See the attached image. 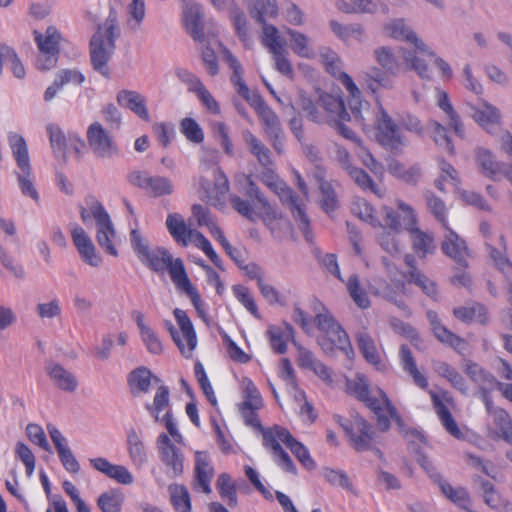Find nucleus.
<instances>
[{
	"label": "nucleus",
	"instance_id": "aec40b11",
	"mask_svg": "<svg viewBox=\"0 0 512 512\" xmlns=\"http://www.w3.org/2000/svg\"><path fill=\"white\" fill-rule=\"evenodd\" d=\"M34 39L39 49L37 67L41 70H47L53 67L58 59L59 44L61 35L54 27H48L45 34L34 31Z\"/></svg>",
	"mask_w": 512,
	"mask_h": 512
},
{
	"label": "nucleus",
	"instance_id": "603ef678",
	"mask_svg": "<svg viewBox=\"0 0 512 512\" xmlns=\"http://www.w3.org/2000/svg\"><path fill=\"white\" fill-rule=\"evenodd\" d=\"M245 141L251 154L256 157L259 164L266 169H270L273 166V160L269 148L250 132L245 135Z\"/></svg>",
	"mask_w": 512,
	"mask_h": 512
},
{
	"label": "nucleus",
	"instance_id": "4468645a",
	"mask_svg": "<svg viewBox=\"0 0 512 512\" xmlns=\"http://www.w3.org/2000/svg\"><path fill=\"white\" fill-rule=\"evenodd\" d=\"M273 182L269 186L279 196L283 205H286L297 222L299 229L302 231L305 239L308 242L312 241L313 234L310 229V220L305 212V204L302 199L295 194V192L287 186V184L280 180L278 177L272 176Z\"/></svg>",
	"mask_w": 512,
	"mask_h": 512
},
{
	"label": "nucleus",
	"instance_id": "f257e3e1",
	"mask_svg": "<svg viewBox=\"0 0 512 512\" xmlns=\"http://www.w3.org/2000/svg\"><path fill=\"white\" fill-rule=\"evenodd\" d=\"M322 58L326 70L337 78L347 90L349 107L356 121L361 124L363 131L367 134L373 132L378 143L384 148L400 151L406 144L401 129L388 115L377 96L380 88H392V81L378 68H373L371 72L360 75L362 87L376 96L377 111L373 112L368 103L362 100V93L352 77L340 70V59L337 55L329 50L322 54Z\"/></svg>",
	"mask_w": 512,
	"mask_h": 512
},
{
	"label": "nucleus",
	"instance_id": "412c9836",
	"mask_svg": "<svg viewBox=\"0 0 512 512\" xmlns=\"http://www.w3.org/2000/svg\"><path fill=\"white\" fill-rule=\"evenodd\" d=\"M86 138L89 148L98 158H112L119 153L113 136L99 122L88 126Z\"/></svg>",
	"mask_w": 512,
	"mask_h": 512
},
{
	"label": "nucleus",
	"instance_id": "58836bf2",
	"mask_svg": "<svg viewBox=\"0 0 512 512\" xmlns=\"http://www.w3.org/2000/svg\"><path fill=\"white\" fill-rule=\"evenodd\" d=\"M400 364L413 380L414 384L422 390H427L429 383L427 378L419 371L411 349L407 345L400 347Z\"/></svg>",
	"mask_w": 512,
	"mask_h": 512
},
{
	"label": "nucleus",
	"instance_id": "423d86ee",
	"mask_svg": "<svg viewBox=\"0 0 512 512\" xmlns=\"http://www.w3.org/2000/svg\"><path fill=\"white\" fill-rule=\"evenodd\" d=\"M119 36L117 13L111 8L104 26H99L90 41V57L93 68L103 76H109L107 63L114 52L115 40Z\"/></svg>",
	"mask_w": 512,
	"mask_h": 512
},
{
	"label": "nucleus",
	"instance_id": "39448f33",
	"mask_svg": "<svg viewBox=\"0 0 512 512\" xmlns=\"http://www.w3.org/2000/svg\"><path fill=\"white\" fill-rule=\"evenodd\" d=\"M298 106L307 117L316 123L328 122L332 125L341 120H350L343 99L329 93H321L314 101L304 92L299 93Z\"/></svg>",
	"mask_w": 512,
	"mask_h": 512
},
{
	"label": "nucleus",
	"instance_id": "4be33fe9",
	"mask_svg": "<svg viewBox=\"0 0 512 512\" xmlns=\"http://www.w3.org/2000/svg\"><path fill=\"white\" fill-rule=\"evenodd\" d=\"M159 457L167 468L170 477L182 475L184 471V456L179 448L171 441L170 437L161 433L157 438Z\"/></svg>",
	"mask_w": 512,
	"mask_h": 512
},
{
	"label": "nucleus",
	"instance_id": "69168bd1",
	"mask_svg": "<svg viewBox=\"0 0 512 512\" xmlns=\"http://www.w3.org/2000/svg\"><path fill=\"white\" fill-rule=\"evenodd\" d=\"M355 153L360 158L362 163L376 176L382 177L384 175V168L379 163L371 152L363 145L360 139L356 140Z\"/></svg>",
	"mask_w": 512,
	"mask_h": 512
},
{
	"label": "nucleus",
	"instance_id": "37998d69",
	"mask_svg": "<svg viewBox=\"0 0 512 512\" xmlns=\"http://www.w3.org/2000/svg\"><path fill=\"white\" fill-rule=\"evenodd\" d=\"M127 452L131 463L136 468L139 469L146 464L148 460L146 447L135 429H130L127 433Z\"/></svg>",
	"mask_w": 512,
	"mask_h": 512
},
{
	"label": "nucleus",
	"instance_id": "0eeeda50",
	"mask_svg": "<svg viewBox=\"0 0 512 512\" xmlns=\"http://www.w3.org/2000/svg\"><path fill=\"white\" fill-rule=\"evenodd\" d=\"M152 381L155 383H162L161 379L154 376L152 372L144 367H138L132 370L128 377L127 383L132 395L137 396L142 393H147L150 390ZM170 404V391L169 388L160 384L155 392L153 403L145 405L146 410L151 414L156 422L160 421V413L169 407Z\"/></svg>",
	"mask_w": 512,
	"mask_h": 512
},
{
	"label": "nucleus",
	"instance_id": "4d7b16f0",
	"mask_svg": "<svg viewBox=\"0 0 512 512\" xmlns=\"http://www.w3.org/2000/svg\"><path fill=\"white\" fill-rule=\"evenodd\" d=\"M437 97H438V106L446 113L448 120H449V125L452 127V129L454 130L456 135L463 137L464 136L463 124L460 120L459 115L454 110V108L450 102L448 94L445 91H438Z\"/></svg>",
	"mask_w": 512,
	"mask_h": 512
},
{
	"label": "nucleus",
	"instance_id": "bf43d9fd",
	"mask_svg": "<svg viewBox=\"0 0 512 512\" xmlns=\"http://www.w3.org/2000/svg\"><path fill=\"white\" fill-rule=\"evenodd\" d=\"M168 489L173 508L178 512H190L191 500L188 489L180 484H171Z\"/></svg>",
	"mask_w": 512,
	"mask_h": 512
},
{
	"label": "nucleus",
	"instance_id": "13d9d810",
	"mask_svg": "<svg viewBox=\"0 0 512 512\" xmlns=\"http://www.w3.org/2000/svg\"><path fill=\"white\" fill-rule=\"evenodd\" d=\"M438 485L442 491V493L453 503L458 505L459 507L468 510L471 505V500L466 489L462 487L454 488L448 482L443 479L438 482Z\"/></svg>",
	"mask_w": 512,
	"mask_h": 512
},
{
	"label": "nucleus",
	"instance_id": "6ab92c4d",
	"mask_svg": "<svg viewBox=\"0 0 512 512\" xmlns=\"http://www.w3.org/2000/svg\"><path fill=\"white\" fill-rule=\"evenodd\" d=\"M128 182L143 190L151 197L171 195L174 191L172 181L164 176L150 175L146 171L135 170L128 174Z\"/></svg>",
	"mask_w": 512,
	"mask_h": 512
},
{
	"label": "nucleus",
	"instance_id": "c03bdc74",
	"mask_svg": "<svg viewBox=\"0 0 512 512\" xmlns=\"http://www.w3.org/2000/svg\"><path fill=\"white\" fill-rule=\"evenodd\" d=\"M453 315L458 320L470 324L473 322L486 325L489 321L488 313L484 305L474 303L471 306H460L453 309Z\"/></svg>",
	"mask_w": 512,
	"mask_h": 512
},
{
	"label": "nucleus",
	"instance_id": "20e7f679",
	"mask_svg": "<svg viewBox=\"0 0 512 512\" xmlns=\"http://www.w3.org/2000/svg\"><path fill=\"white\" fill-rule=\"evenodd\" d=\"M281 443L292 452L303 467L308 470H313L316 467L308 448L296 440L287 428L274 425L263 430V445L271 452L277 465L284 471L295 474L296 466L289 454L282 448Z\"/></svg>",
	"mask_w": 512,
	"mask_h": 512
},
{
	"label": "nucleus",
	"instance_id": "864d4df0",
	"mask_svg": "<svg viewBox=\"0 0 512 512\" xmlns=\"http://www.w3.org/2000/svg\"><path fill=\"white\" fill-rule=\"evenodd\" d=\"M435 372L445 378L455 389L461 393H467L468 387L464 377L458 372V370L451 366L447 362H438L435 366Z\"/></svg>",
	"mask_w": 512,
	"mask_h": 512
},
{
	"label": "nucleus",
	"instance_id": "9b49d317",
	"mask_svg": "<svg viewBox=\"0 0 512 512\" xmlns=\"http://www.w3.org/2000/svg\"><path fill=\"white\" fill-rule=\"evenodd\" d=\"M317 328L323 333L319 338V344L326 352L338 349L343 351L348 358H352L354 351L346 331L328 312L319 313L315 317Z\"/></svg>",
	"mask_w": 512,
	"mask_h": 512
},
{
	"label": "nucleus",
	"instance_id": "774afa93",
	"mask_svg": "<svg viewBox=\"0 0 512 512\" xmlns=\"http://www.w3.org/2000/svg\"><path fill=\"white\" fill-rule=\"evenodd\" d=\"M122 502V495L116 490H110L99 496L97 505L102 512H120Z\"/></svg>",
	"mask_w": 512,
	"mask_h": 512
},
{
	"label": "nucleus",
	"instance_id": "9d476101",
	"mask_svg": "<svg viewBox=\"0 0 512 512\" xmlns=\"http://www.w3.org/2000/svg\"><path fill=\"white\" fill-rule=\"evenodd\" d=\"M166 226L178 245L187 247L190 243H193L204 252L216 267L222 269L221 258L213 249L210 241L201 232L190 229L182 215L178 213L169 214L166 219Z\"/></svg>",
	"mask_w": 512,
	"mask_h": 512
},
{
	"label": "nucleus",
	"instance_id": "473e14b6",
	"mask_svg": "<svg viewBox=\"0 0 512 512\" xmlns=\"http://www.w3.org/2000/svg\"><path fill=\"white\" fill-rule=\"evenodd\" d=\"M131 318L136 323L139 334L146 349L154 355H159L163 351V345L157 333L148 325L145 315L140 310H133Z\"/></svg>",
	"mask_w": 512,
	"mask_h": 512
},
{
	"label": "nucleus",
	"instance_id": "c9c22d12",
	"mask_svg": "<svg viewBox=\"0 0 512 512\" xmlns=\"http://www.w3.org/2000/svg\"><path fill=\"white\" fill-rule=\"evenodd\" d=\"M117 102L120 106L131 110L141 120L145 122L150 121L146 98L139 92L133 90H121L117 94Z\"/></svg>",
	"mask_w": 512,
	"mask_h": 512
},
{
	"label": "nucleus",
	"instance_id": "72a5a7b5",
	"mask_svg": "<svg viewBox=\"0 0 512 512\" xmlns=\"http://www.w3.org/2000/svg\"><path fill=\"white\" fill-rule=\"evenodd\" d=\"M385 33L397 40L406 41L414 46V53L426 52L427 45L417 37L416 33L406 26L403 19H396L387 24Z\"/></svg>",
	"mask_w": 512,
	"mask_h": 512
},
{
	"label": "nucleus",
	"instance_id": "09e8293b",
	"mask_svg": "<svg viewBox=\"0 0 512 512\" xmlns=\"http://www.w3.org/2000/svg\"><path fill=\"white\" fill-rule=\"evenodd\" d=\"M47 374L55 385L64 391L73 392L77 387L76 378L59 364H50L47 366Z\"/></svg>",
	"mask_w": 512,
	"mask_h": 512
},
{
	"label": "nucleus",
	"instance_id": "f704fd0d",
	"mask_svg": "<svg viewBox=\"0 0 512 512\" xmlns=\"http://www.w3.org/2000/svg\"><path fill=\"white\" fill-rule=\"evenodd\" d=\"M249 185L248 195L254 196V206L256 211V221L261 219L265 225L269 226L278 218L276 210L263 197L257 185L252 181L250 176H246Z\"/></svg>",
	"mask_w": 512,
	"mask_h": 512
},
{
	"label": "nucleus",
	"instance_id": "bb28decb",
	"mask_svg": "<svg viewBox=\"0 0 512 512\" xmlns=\"http://www.w3.org/2000/svg\"><path fill=\"white\" fill-rule=\"evenodd\" d=\"M445 237L441 242L442 252L453 259L457 264L468 267L467 259L470 257V251L466 241L462 239L453 229L448 226Z\"/></svg>",
	"mask_w": 512,
	"mask_h": 512
},
{
	"label": "nucleus",
	"instance_id": "8fccbe9b",
	"mask_svg": "<svg viewBox=\"0 0 512 512\" xmlns=\"http://www.w3.org/2000/svg\"><path fill=\"white\" fill-rule=\"evenodd\" d=\"M286 34L290 38V47L296 55L307 59L314 57V49L308 36L290 28L286 29Z\"/></svg>",
	"mask_w": 512,
	"mask_h": 512
},
{
	"label": "nucleus",
	"instance_id": "3c124183",
	"mask_svg": "<svg viewBox=\"0 0 512 512\" xmlns=\"http://www.w3.org/2000/svg\"><path fill=\"white\" fill-rule=\"evenodd\" d=\"M476 162L481 172L490 179H494L501 171V164L486 148L481 147L476 150Z\"/></svg>",
	"mask_w": 512,
	"mask_h": 512
},
{
	"label": "nucleus",
	"instance_id": "b1692460",
	"mask_svg": "<svg viewBox=\"0 0 512 512\" xmlns=\"http://www.w3.org/2000/svg\"><path fill=\"white\" fill-rule=\"evenodd\" d=\"M426 317L430 323L434 337L440 343L452 348L458 353H462V351L467 348V341L443 325L437 312L428 310L426 312Z\"/></svg>",
	"mask_w": 512,
	"mask_h": 512
},
{
	"label": "nucleus",
	"instance_id": "e433bc0d",
	"mask_svg": "<svg viewBox=\"0 0 512 512\" xmlns=\"http://www.w3.org/2000/svg\"><path fill=\"white\" fill-rule=\"evenodd\" d=\"M474 120L488 133L495 134L501 130V116L499 110L488 103H483L474 110Z\"/></svg>",
	"mask_w": 512,
	"mask_h": 512
},
{
	"label": "nucleus",
	"instance_id": "dca6fc26",
	"mask_svg": "<svg viewBox=\"0 0 512 512\" xmlns=\"http://www.w3.org/2000/svg\"><path fill=\"white\" fill-rule=\"evenodd\" d=\"M261 41L272 55L275 69L282 75L293 78L294 69L288 58L286 41L280 36L278 29L274 25H265Z\"/></svg>",
	"mask_w": 512,
	"mask_h": 512
},
{
	"label": "nucleus",
	"instance_id": "338daca9",
	"mask_svg": "<svg viewBox=\"0 0 512 512\" xmlns=\"http://www.w3.org/2000/svg\"><path fill=\"white\" fill-rule=\"evenodd\" d=\"M355 153L360 158L362 163L376 176L382 177L384 175V168L379 163L371 152L363 145L360 139L356 140Z\"/></svg>",
	"mask_w": 512,
	"mask_h": 512
},
{
	"label": "nucleus",
	"instance_id": "5fc2aeb1",
	"mask_svg": "<svg viewBox=\"0 0 512 512\" xmlns=\"http://www.w3.org/2000/svg\"><path fill=\"white\" fill-rule=\"evenodd\" d=\"M347 172L355 183L364 191H369L379 198L384 196V191L372 180L363 169L348 165Z\"/></svg>",
	"mask_w": 512,
	"mask_h": 512
},
{
	"label": "nucleus",
	"instance_id": "a19ab883",
	"mask_svg": "<svg viewBox=\"0 0 512 512\" xmlns=\"http://www.w3.org/2000/svg\"><path fill=\"white\" fill-rule=\"evenodd\" d=\"M222 52L226 63L233 72L230 78L231 83L241 97L249 100L250 90L243 79V68L240 62L229 49L223 48Z\"/></svg>",
	"mask_w": 512,
	"mask_h": 512
},
{
	"label": "nucleus",
	"instance_id": "a878e982",
	"mask_svg": "<svg viewBox=\"0 0 512 512\" xmlns=\"http://www.w3.org/2000/svg\"><path fill=\"white\" fill-rule=\"evenodd\" d=\"M214 476V468L207 452L198 451L195 454L194 480L192 488L197 492L210 494L211 481Z\"/></svg>",
	"mask_w": 512,
	"mask_h": 512
},
{
	"label": "nucleus",
	"instance_id": "de8ad7c7",
	"mask_svg": "<svg viewBox=\"0 0 512 512\" xmlns=\"http://www.w3.org/2000/svg\"><path fill=\"white\" fill-rule=\"evenodd\" d=\"M178 290L184 292L189 298L190 301L195 308L198 317L205 323H210V317L206 309V305L201 299V295L199 294L196 287L193 286L191 283L189 277L185 279L183 282L179 284V286L176 287Z\"/></svg>",
	"mask_w": 512,
	"mask_h": 512
},
{
	"label": "nucleus",
	"instance_id": "5701e85b",
	"mask_svg": "<svg viewBox=\"0 0 512 512\" xmlns=\"http://www.w3.org/2000/svg\"><path fill=\"white\" fill-rule=\"evenodd\" d=\"M428 392L435 412L445 430L453 437L461 439L463 437V433L445 404H452L453 398L445 390H441L438 393L433 390H429Z\"/></svg>",
	"mask_w": 512,
	"mask_h": 512
},
{
	"label": "nucleus",
	"instance_id": "a211bd4d",
	"mask_svg": "<svg viewBox=\"0 0 512 512\" xmlns=\"http://www.w3.org/2000/svg\"><path fill=\"white\" fill-rule=\"evenodd\" d=\"M174 318L180 328L177 331L173 326L169 328L174 343L185 358H191L197 346V335L194 326L186 311L175 308Z\"/></svg>",
	"mask_w": 512,
	"mask_h": 512
},
{
	"label": "nucleus",
	"instance_id": "49530a36",
	"mask_svg": "<svg viewBox=\"0 0 512 512\" xmlns=\"http://www.w3.org/2000/svg\"><path fill=\"white\" fill-rule=\"evenodd\" d=\"M216 489L221 499L226 502L229 507L234 508L238 505L237 485L228 473L218 475Z\"/></svg>",
	"mask_w": 512,
	"mask_h": 512
},
{
	"label": "nucleus",
	"instance_id": "7ed1b4c3",
	"mask_svg": "<svg viewBox=\"0 0 512 512\" xmlns=\"http://www.w3.org/2000/svg\"><path fill=\"white\" fill-rule=\"evenodd\" d=\"M130 242L139 261L155 273L168 272L175 287L187 279L188 274L182 259L173 258L165 247L151 248L138 229L131 230Z\"/></svg>",
	"mask_w": 512,
	"mask_h": 512
},
{
	"label": "nucleus",
	"instance_id": "0e129e2a",
	"mask_svg": "<svg viewBox=\"0 0 512 512\" xmlns=\"http://www.w3.org/2000/svg\"><path fill=\"white\" fill-rule=\"evenodd\" d=\"M180 132L191 143L200 144L204 141V132L198 122L191 118L185 117L179 124Z\"/></svg>",
	"mask_w": 512,
	"mask_h": 512
},
{
	"label": "nucleus",
	"instance_id": "ddd939ff",
	"mask_svg": "<svg viewBox=\"0 0 512 512\" xmlns=\"http://www.w3.org/2000/svg\"><path fill=\"white\" fill-rule=\"evenodd\" d=\"M395 204L402 213L403 226L410 234L415 254L420 258L433 254L436 250L434 236L416 227L418 221L413 207L401 199H397Z\"/></svg>",
	"mask_w": 512,
	"mask_h": 512
},
{
	"label": "nucleus",
	"instance_id": "7c9ffc66",
	"mask_svg": "<svg viewBox=\"0 0 512 512\" xmlns=\"http://www.w3.org/2000/svg\"><path fill=\"white\" fill-rule=\"evenodd\" d=\"M89 462L95 470L119 484L130 485L134 482L132 473L123 465L113 464L103 457L91 458Z\"/></svg>",
	"mask_w": 512,
	"mask_h": 512
},
{
	"label": "nucleus",
	"instance_id": "c85d7f7f",
	"mask_svg": "<svg viewBox=\"0 0 512 512\" xmlns=\"http://www.w3.org/2000/svg\"><path fill=\"white\" fill-rule=\"evenodd\" d=\"M258 117L263 125V129L269 139L271 140L274 148L278 152H282L279 141L281 133V124L277 114L263 101L260 100L255 107Z\"/></svg>",
	"mask_w": 512,
	"mask_h": 512
},
{
	"label": "nucleus",
	"instance_id": "f8f14e48",
	"mask_svg": "<svg viewBox=\"0 0 512 512\" xmlns=\"http://www.w3.org/2000/svg\"><path fill=\"white\" fill-rule=\"evenodd\" d=\"M8 143L17 167L20 170L17 173V179L22 194L38 201L39 194L32 181V168L26 140L22 135L10 132L8 134Z\"/></svg>",
	"mask_w": 512,
	"mask_h": 512
},
{
	"label": "nucleus",
	"instance_id": "6e6d98bb",
	"mask_svg": "<svg viewBox=\"0 0 512 512\" xmlns=\"http://www.w3.org/2000/svg\"><path fill=\"white\" fill-rule=\"evenodd\" d=\"M351 211L353 215L367 222L372 227H382L381 221L376 216L374 207L365 199L357 198L352 202Z\"/></svg>",
	"mask_w": 512,
	"mask_h": 512
},
{
	"label": "nucleus",
	"instance_id": "6e6552de",
	"mask_svg": "<svg viewBox=\"0 0 512 512\" xmlns=\"http://www.w3.org/2000/svg\"><path fill=\"white\" fill-rule=\"evenodd\" d=\"M377 63L390 75L396 76L408 70H414L424 79H430L431 69L414 52L399 49L396 52L389 47H380L374 52Z\"/></svg>",
	"mask_w": 512,
	"mask_h": 512
},
{
	"label": "nucleus",
	"instance_id": "393cba45",
	"mask_svg": "<svg viewBox=\"0 0 512 512\" xmlns=\"http://www.w3.org/2000/svg\"><path fill=\"white\" fill-rule=\"evenodd\" d=\"M464 372L478 386L479 395L483 403L490 405V392L497 383L496 378L478 363L471 360L465 363Z\"/></svg>",
	"mask_w": 512,
	"mask_h": 512
},
{
	"label": "nucleus",
	"instance_id": "e2e57ef3",
	"mask_svg": "<svg viewBox=\"0 0 512 512\" xmlns=\"http://www.w3.org/2000/svg\"><path fill=\"white\" fill-rule=\"evenodd\" d=\"M376 294L382 295L385 299L395 303L401 309L406 308L403 299L398 298L400 295L407 294L405 281L397 280L391 284H386L385 287L382 290L377 291Z\"/></svg>",
	"mask_w": 512,
	"mask_h": 512
},
{
	"label": "nucleus",
	"instance_id": "2f4dec72",
	"mask_svg": "<svg viewBox=\"0 0 512 512\" xmlns=\"http://www.w3.org/2000/svg\"><path fill=\"white\" fill-rule=\"evenodd\" d=\"M405 264L409 271L404 274V278L408 283H413L418 286L427 296L436 299L438 295L437 284L430 280L418 268L416 259L411 254H406L404 257Z\"/></svg>",
	"mask_w": 512,
	"mask_h": 512
},
{
	"label": "nucleus",
	"instance_id": "f03ea898",
	"mask_svg": "<svg viewBox=\"0 0 512 512\" xmlns=\"http://www.w3.org/2000/svg\"><path fill=\"white\" fill-rule=\"evenodd\" d=\"M346 391L363 402L374 413L377 426L381 431H388L391 427V421H394L400 433L405 437L409 438L410 435H416L420 439L424 438L418 430L405 426L401 415L387 394L380 388L371 389L364 374L358 373L354 378L347 379Z\"/></svg>",
	"mask_w": 512,
	"mask_h": 512
},
{
	"label": "nucleus",
	"instance_id": "2eb2a0df",
	"mask_svg": "<svg viewBox=\"0 0 512 512\" xmlns=\"http://www.w3.org/2000/svg\"><path fill=\"white\" fill-rule=\"evenodd\" d=\"M337 422L344 429L351 446L358 452L370 450L374 444L376 431L373 426L358 413L350 419L337 416Z\"/></svg>",
	"mask_w": 512,
	"mask_h": 512
},
{
	"label": "nucleus",
	"instance_id": "1a4fd4ad",
	"mask_svg": "<svg viewBox=\"0 0 512 512\" xmlns=\"http://www.w3.org/2000/svg\"><path fill=\"white\" fill-rule=\"evenodd\" d=\"M85 205L86 206H80L81 220L84 223H87L90 219H94L96 221V240L99 246L107 254L117 257L118 251L113 242L116 238V232L108 212L100 201L93 195H88L85 198Z\"/></svg>",
	"mask_w": 512,
	"mask_h": 512
},
{
	"label": "nucleus",
	"instance_id": "052dcab7",
	"mask_svg": "<svg viewBox=\"0 0 512 512\" xmlns=\"http://www.w3.org/2000/svg\"><path fill=\"white\" fill-rule=\"evenodd\" d=\"M192 214L195 217L197 224L199 226H205L213 238H216L219 233L223 232L211 216L209 210L201 204H194L192 206Z\"/></svg>",
	"mask_w": 512,
	"mask_h": 512
},
{
	"label": "nucleus",
	"instance_id": "a18cd8bd",
	"mask_svg": "<svg viewBox=\"0 0 512 512\" xmlns=\"http://www.w3.org/2000/svg\"><path fill=\"white\" fill-rule=\"evenodd\" d=\"M424 438L420 439L416 435H410L409 438L402 436L408 441L410 445V450L415 454L417 462L420 466L427 472L429 477L435 482L438 483L442 480L441 475L437 472V469L434 467L433 463L428 459V457L422 453L419 447H416L415 442L418 441L420 443H426V437L418 431Z\"/></svg>",
	"mask_w": 512,
	"mask_h": 512
},
{
	"label": "nucleus",
	"instance_id": "680f3d73",
	"mask_svg": "<svg viewBox=\"0 0 512 512\" xmlns=\"http://www.w3.org/2000/svg\"><path fill=\"white\" fill-rule=\"evenodd\" d=\"M346 286L350 297L358 307L366 309L370 306L368 293L362 288L359 277L356 274L348 278Z\"/></svg>",
	"mask_w": 512,
	"mask_h": 512
},
{
	"label": "nucleus",
	"instance_id": "79ce46f5",
	"mask_svg": "<svg viewBox=\"0 0 512 512\" xmlns=\"http://www.w3.org/2000/svg\"><path fill=\"white\" fill-rule=\"evenodd\" d=\"M356 340L364 359L369 364L380 369L383 366L381 355L371 335L367 331H360L356 335Z\"/></svg>",
	"mask_w": 512,
	"mask_h": 512
},
{
	"label": "nucleus",
	"instance_id": "cd10ccee",
	"mask_svg": "<svg viewBox=\"0 0 512 512\" xmlns=\"http://www.w3.org/2000/svg\"><path fill=\"white\" fill-rule=\"evenodd\" d=\"M71 238L82 261L92 267H99L102 263V257L98 254L86 231L77 225L71 230Z\"/></svg>",
	"mask_w": 512,
	"mask_h": 512
},
{
	"label": "nucleus",
	"instance_id": "c756f323",
	"mask_svg": "<svg viewBox=\"0 0 512 512\" xmlns=\"http://www.w3.org/2000/svg\"><path fill=\"white\" fill-rule=\"evenodd\" d=\"M183 5V24L186 31L195 41H204V32L201 6L193 0H182Z\"/></svg>",
	"mask_w": 512,
	"mask_h": 512
},
{
	"label": "nucleus",
	"instance_id": "ea45409f",
	"mask_svg": "<svg viewBox=\"0 0 512 512\" xmlns=\"http://www.w3.org/2000/svg\"><path fill=\"white\" fill-rule=\"evenodd\" d=\"M487 413L492 417L494 425L498 428V435L506 442L512 444V420L506 410L493 405L490 398V405L484 404Z\"/></svg>",
	"mask_w": 512,
	"mask_h": 512
},
{
	"label": "nucleus",
	"instance_id": "f3484780",
	"mask_svg": "<svg viewBox=\"0 0 512 512\" xmlns=\"http://www.w3.org/2000/svg\"><path fill=\"white\" fill-rule=\"evenodd\" d=\"M385 225L382 224L381 232L377 236V240L383 250L391 255L398 254L401 251V243L398 235L403 226L402 213L397 209L395 211L390 206H383Z\"/></svg>",
	"mask_w": 512,
	"mask_h": 512
},
{
	"label": "nucleus",
	"instance_id": "4c0bfd02",
	"mask_svg": "<svg viewBox=\"0 0 512 512\" xmlns=\"http://www.w3.org/2000/svg\"><path fill=\"white\" fill-rule=\"evenodd\" d=\"M387 171L396 179L411 186H415L422 175L419 165L415 164L406 167L402 162L395 158H391L387 161Z\"/></svg>",
	"mask_w": 512,
	"mask_h": 512
}]
</instances>
